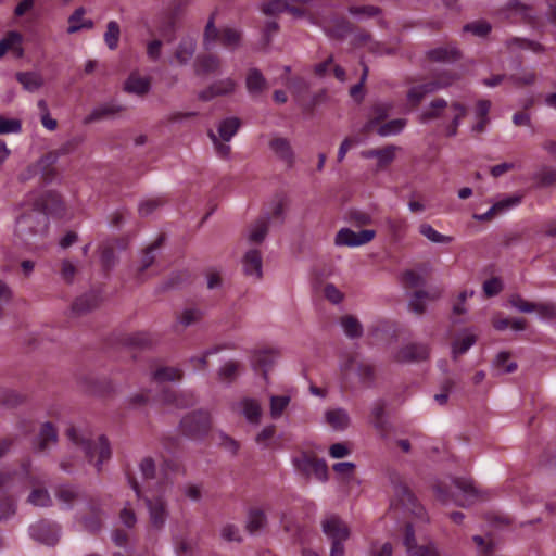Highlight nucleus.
<instances>
[{"label":"nucleus","instance_id":"f257e3e1","mask_svg":"<svg viewBox=\"0 0 556 556\" xmlns=\"http://www.w3.org/2000/svg\"><path fill=\"white\" fill-rule=\"evenodd\" d=\"M48 225L49 217L42 203L37 201L34 205L21 207V213L15 217L14 236L23 243L33 245L45 237Z\"/></svg>","mask_w":556,"mask_h":556},{"label":"nucleus","instance_id":"f03ea898","mask_svg":"<svg viewBox=\"0 0 556 556\" xmlns=\"http://www.w3.org/2000/svg\"><path fill=\"white\" fill-rule=\"evenodd\" d=\"M66 437L77 447H79L89 463H94L97 471H101L102 465L111 457V447L104 435L92 438L91 433L70 427L66 430Z\"/></svg>","mask_w":556,"mask_h":556},{"label":"nucleus","instance_id":"7ed1b4c3","mask_svg":"<svg viewBox=\"0 0 556 556\" xmlns=\"http://www.w3.org/2000/svg\"><path fill=\"white\" fill-rule=\"evenodd\" d=\"M340 370L344 383L350 388L370 389L376 386V367L367 361L350 357L341 365Z\"/></svg>","mask_w":556,"mask_h":556},{"label":"nucleus","instance_id":"20e7f679","mask_svg":"<svg viewBox=\"0 0 556 556\" xmlns=\"http://www.w3.org/2000/svg\"><path fill=\"white\" fill-rule=\"evenodd\" d=\"M453 484L458 490V493L453 495L442 486H435L437 496L442 503L454 501L459 506H469L479 497V492L471 480L456 478L453 479Z\"/></svg>","mask_w":556,"mask_h":556},{"label":"nucleus","instance_id":"39448f33","mask_svg":"<svg viewBox=\"0 0 556 556\" xmlns=\"http://www.w3.org/2000/svg\"><path fill=\"white\" fill-rule=\"evenodd\" d=\"M181 432L191 439H201L211 429V415L207 410L198 409L187 414L180 420Z\"/></svg>","mask_w":556,"mask_h":556},{"label":"nucleus","instance_id":"423d86ee","mask_svg":"<svg viewBox=\"0 0 556 556\" xmlns=\"http://www.w3.org/2000/svg\"><path fill=\"white\" fill-rule=\"evenodd\" d=\"M394 495L404 510L410 513L417 520L427 522L428 517L425 508L417 502L409 488L401 480L393 481Z\"/></svg>","mask_w":556,"mask_h":556},{"label":"nucleus","instance_id":"0eeeda50","mask_svg":"<svg viewBox=\"0 0 556 556\" xmlns=\"http://www.w3.org/2000/svg\"><path fill=\"white\" fill-rule=\"evenodd\" d=\"M293 465L305 477L314 476L320 481L328 480V466L324 459L302 454L293 459Z\"/></svg>","mask_w":556,"mask_h":556},{"label":"nucleus","instance_id":"6e6552de","mask_svg":"<svg viewBox=\"0 0 556 556\" xmlns=\"http://www.w3.org/2000/svg\"><path fill=\"white\" fill-rule=\"evenodd\" d=\"M321 529L331 543H344L351 533L349 526L337 515L325 517Z\"/></svg>","mask_w":556,"mask_h":556},{"label":"nucleus","instance_id":"1a4fd4ad","mask_svg":"<svg viewBox=\"0 0 556 556\" xmlns=\"http://www.w3.org/2000/svg\"><path fill=\"white\" fill-rule=\"evenodd\" d=\"M376 236V231L365 229L361 231H353L350 228H342L336 235L334 243L343 247H359L370 242Z\"/></svg>","mask_w":556,"mask_h":556},{"label":"nucleus","instance_id":"9d476101","mask_svg":"<svg viewBox=\"0 0 556 556\" xmlns=\"http://www.w3.org/2000/svg\"><path fill=\"white\" fill-rule=\"evenodd\" d=\"M144 501L152 527L157 530L162 529L169 516L166 500L162 495H159L153 498L146 497Z\"/></svg>","mask_w":556,"mask_h":556},{"label":"nucleus","instance_id":"9b49d317","mask_svg":"<svg viewBox=\"0 0 556 556\" xmlns=\"http://www.w3.org/2000/svg\"><path fill=\"white\" fill-rule=\"evenodd\" d=\"M29 533L34 540L52 546L59 541L60 528L55 523L41 520L30 526Z\"/></svg>","mask_w":556,"mask_h":556},{"label":"nucleus","instance_id":"f8f14e48","mask_svg":"<svg viewBox=\"0 0 556 556\" xmlns=\"http://www.w3.org/2000/svg\"><path fill=\"white\" fill-rule=\"evenodd\" d=\"M426 58L433 63L451 64L460 60L462 52L455 43H446L429 49Z\"/></svg>","mask_w":556,"mask_h":556},{"label":"nucleus","instance_id":"ddd939ff","mask_svg":"<svg viewBox=\"0 0 556 556\" xmlns=\"http://www.w3.org/2000/svg\"><path fill=\"white\" fill-rule=\"evenodd\" d=\"M197 50V39L190 35L180 38L173 53V64L185 66L193 59Z\"/></svg>","mask_w":556,"mask_h":556},{"label":"nucleus","instance_id":"4468645a","mask_svg":"<svg viewBox=\"0 0 556 556\" xmlns=\"http://www.w3.org/2000/svg\"><path fill=\"white\" fill-rule=\"evenodd\" d=\"M386 402L382 400L374 402L369 415L370 424L383 439L388 437L392 429V426L386 416Z\"/></svg>","mask_w":556,"mask_h":556},{"label":"nucleus","instance_id":"2eb2a0df","mask_svg":"<svg viewBox=\"0 0 556 556\" xmlns=\"http://www.w3.org/2000/svg\"><path fill=\"white\" fill-rule=\"evenodd\" d=\"M244 84L248 93L253 99L260 98L269 88L267 79L265 78L263 73L256 67H251L248 70Z\"/></svg>","mask_w":556,"mask_h":556},{"label":"nucleus","instance_id":"dca6fc26","mask_svg":"<svg viewBox=\"0 0 556 556\" xmlns=\"http://www.w3.org/2000/svg\"><path fill=\"white\" fill-rule=\"evenodd\" d=\"M233 409H237L250 425H260L263 409L260 401L252 397L241 399Z\"/></svg>","mask_w":556,"mask_h":556},{"label":"nucleus","instance_id":"f3484780","mask_svg":"<svg viewBox=\"0 0 556 556\" xmlns=\"http://www.w3.org/2000/svg\"><path fill=\"white\" fill-rule=\"evenodd\" d=\"M429 356V348L422 343H409L402 346L396 355L395 361L400 363L421 362Z\"/></svg>","mask_w":556,"mask_h":556},{"label":"nucleus","instance_id":"a211bd4d","mask_svg":"<svg viewBox=\"0 0 556 556\" xmlns=\"http://www.w3.org/2000/svg\"><path fill=\"white\" fill-rule=\"evenodd\" d=\"M243 271L247 276L260 279L263 275V261L258 250H249L242 260Z\"/></svg>","mask_w":556,"mask_h":556},{"label":"nucleus","instance_id":"6ab92c4d","mask_svg":"<svg viewBox=\"0 0 556 556\" xmlns=\"http://www.w3.org/2000/svg\"><path fill=\"white\" fill-rule=\"evenodd\" d=\"M194 67L198 75L218 74L222 70V60L216 54H202L197 58Z\"/></svg>","mask_w":556,"mask_h":556},{"label":"nucleus","instance_id":"aec40b11","mask_svg":"<svg viewBox=\"0 0 556 556\" xmlns=\"http://www.w3.org/2000/svg\"><path fill=\"white\" fill-rule=\"evenodd\" d=\"M23 36L15 30L9 31L5 37L0 40V59L9 51L12 50L16 56L21 58L24 54L22 47Z\"/></svg>","mask_w":556,"mask_h":556},{"label":"nucleus","instance_id":"412c9836","mask_svg":"<svg viewBox=\"0 0 556 556\" xmlns=\"http://www.w3.org/2000/svg\"><path fill=\"white\" fill-rule=\"evenodd\" d=\"M151 89V80L149 77H142L137 73H132L124 84V90L128 93L144 96Z\"/></svg>","mask_w":556,"mask_h":556},{"label":"nucleus","instance_id":"4be33fe9","mask_svg":"<svg viewBox=\"0 0 556 556\" xmlns=\"http://www.w3.org/2000/svg\"><path fill=\"white\" fill-rule=\"evenodd\" d=\"M273 152L289 166L293 164L294 154L290 141L282 137L273 138L269 142Z\"/></svg>","mask_w":556,"mask_h":556},{"label":"nucleus","instance_id":"5701e85b","mask_svg":"<svg viewBox=\"0 0 556 556\" xmlns=\"http://www.w3.org/2000/svg\"><path fill=\"white\" fill-rule=\"evenodd\" d=\"M123 108L116 103H103L96 106L84 119L85 124H91L111 116H114L121 112Z\"/></svg>","mask_w":556,"mask_h":556},{"label":"nucleus","instance_id":"b1692460","mask_svg":"<svg viewBox=\"0 0 556 556\" xmlns=\"http://www.w3.org/2000/svg\"><path fill=\"white\" fill-rule=\"evenodd\" d=\"M163 401L177 408H187L195 404L197 397L192 392L176 393L173 391H166L163 394Z\"/></svg>","mask_w":556,"mask_h":556},{"label":"nucleus","instance_id":"393cba45","mask_svg":"<svg viewBox=\"0 0 556 556\" xmlns=\"http://www.w3.org/2000/svg\"><path fill=\"white\" fill-rule=\"evenodd\" d=\"M58 441V431L51 422L42 425L40 432L37 438L36 448L40 452H45L51 445H54Z\"/></svg>","mask_w":556,"mask_h":556},{"label":"nucleus","instance_id":"a878e982","mask_svg":"<svg viewBox=\"0 0 556 556\" xmlns=\"http://www.w3.org/2000/svg\"><path fill=\"white\" fill-rule=\"evenodd\" d=\"M326 422L334 430H344L350 425V416L344 408L328 409L325 413Z\"/></svg>","mask_w":556,"mask_h":556},{"label":"nucleus","instance_id":"bb28decb","mask_svg":"<svg viewBox=\"0 0 556 556\" xmlns=\"http://www.w3.org/2000/svg\"><path fill=\"white\" fill-rule=\"evenodd\" d=\"M438 91V86L432 80L412 87L407 92V101L416 106L430 93Z\"/></svg>","mask_w":556,"mask_h":556},{"label":"nucleus","instance_id":"cd10ccee","mask_svg":"<svg viewBox=\"0 0 556 556\" xmlns=\"http://www.w3.org/2000/svg\"><path fill=\"white\" fill-rule=\"evenodd\" d=\"M242 31L233 27H223L220 29L219 43L229 50H236L241 46Z\"/></svg>","mask_w":556,"mask_h":556},{"label":"nucleus","instance_id":"c85d7f7f","mask_svg":"<svg viewBox=\"0 0 556 556\" xmlns=\"http://www.w3.org/2000/svg\"><path fill=\"white\" fill-rule=\"evenodd\" d=\"M447 105V101L443 98L432 100L428 108L420 114V122L429 123L433 119L440 118Z\"/></svg>","mask_w":556,"mask_h":556},{"label":"nucleus","instance_id":"c756f323","mask_svg":"<svg viewBox=\"0 0 556 556\" xmlns=\"http://www.w3.org/2000/svg\"><path fill=\"white\" fill-rule=\"evenodd\" d=\"M85 15V9L78 8L76 9L71 16L68 17V27L67 33L68 34H75L84 28L91 29L93 28L94 24L91 20H84Z\"/></svg>","mask_w":556,"mask_h":556},{"label":"nucleus","instance_id":"7c9ffc66","mask_svg":"<svg viewBox=\"0 0 556 556\" xmlns=\"http://www.w3.org/2000/svg\"><path fill=\"white\" fill-rule=\"evenodd\" d=\"M98 303L99 299L97 294L86 293L74 301L72 311L76 315H83L96 308Z\"/></svg>","mask_w":556,"mask_h":556},{"label":"nucleus","instance_id":"2f4dec72","mask_svg":"<svg viewBox=\"0 0 556 556\" xmlns=\"http://www.w3.org/2000/svg\"><path fill=\"white\" fill-rule=\"evenodd\" d=\"M162 243V238H159L155 242L150 244L143 250L137 268V278L141 279V275L148 269L155 261V252Z\"/></svg>","mask_w":556,"mask_h":556},{"label":"nucleus","instance_id":"473e14b6","mask_svg":"<svg viewBox=\"0 0 556 556\" xmlns=\"http://www.w3.org/2000/svg\"><path fill=\"white\" fill-rule=\"evenodd\" d=\"M241 122L238 117H228L223 119L218 127V138L228 142L239 130Z\"/></svg>","mask_w":556,"mask_h":556},{"label":"nucleus","instance_id":"72a5a7b5","mask_svg":"<svg viewBox=\"0 0 556 556\" xmlns=\"http://www.w3.org/2000/svg\"><path fill=\"white\" fill-rule=\"evenodd\" d=\"M220 38V29L215 26V13H213L204 28L203 33V48L205 50H211L215 46L216 41H219Z\"/></svg>","mask_w":556,"mask_h":556},{"label":"nucleus","instance_id":"f704fd0d","mask_svg":"<svg viewBox=\"0 0 556 556\" xmlns=\"http://www.w3.org/2000/svg\"><path fill=\"white\" fill-rule=\"evenodd\" d=\"M16 79L30 92L38 90L43 84L41 76L36 72H20L16 74Z\"/></svg>","mask_w":556,"mask_h":556},{"label":"nucleus","instance_id":"c9c22d12","mask_svg":"<svg viewBox=\"0 0 556 556\" xmlns=\"http://www.w3.org/2000/svg\"><path fill=\"white\" fill-rule=\"evenodd\" d=\"M477 341L475 334L464 332L452 344V356L456 359L459 355L466 353Z\"/></svg>","mask_w":556,"mask_h":556},{"label":"nucleus","instance_id":"e433bc0d","mask_svg":"<svg viewBox=\"0 0 556 556\" xmlns=\"http://www.w3.org/2000/svg\"><path fill=\"white\" fill-rule=\"evenodd\" d=\"M182 376L184 372L180 368L167 366L159 367L152 374V378L157 382L178 381Z\"/></svg>","mask_w":556,"mask_h":556},{"label":"nucleus","instance_id":"4c0bfd02","mask_svg":"<svg viewBox=\"0 0 556 556\" xmlns=\"http://www.w3.org/2000/svg\"><path fill=\"white\" fill-rule=\"evenodd\" d=\"M266 521L267 520H266V516H265L264 511H262L260 509H252V510H250V513L248 515V520H247V526H245L247 530L251 534H255L265 528Z\"/></svg>","mask_w":556,"mask_h":556},{"label":"nucleus","instance_id":"58836bf2","mask_svg":"<svg viewBox=\"0 0 556 556\" xmlns=\"http://www.w3.org/2000/svg\"><path fill=\"white\" fill-rule=\"evenodd\" d=\"M533 180H535L536 185L542 188L556 186V169L543 166L533 174Z\"/></svg>","mask_w":556,"mask_h":556},{"label":"nucleus","instance_id":"ea45409f","mask_svg":"<svg viewBox=\"0 0 556 556\" xmlns=\"http://www.w3.org/2000/svg\"><path fill=\"white\" fill-rule=\"evenodd\" d=\"M418 229L421 236L433 243L447 244L453 241L452 237L440 233L430 224L422 223L419 225Z\"/></svg>","mask_w":556,"mask_h":556},{"label":"nucleus","instance_id":"a19ab883","mask_svg":"<svg viewBox=\"0 0 556 556\" xmlns=\"http://www.w3.org/2000/svg\"><path fill=\"white\" fill-rule=\"evenodd\" d=\"M121 37V27L116 21H110L106 24V30L103 35L104 42L110 50H116Z\"/></svg>","mask_w":556,"mask_h":556},{"label":"nucleus","instance_id":"79ce46f5","mask_svg":"<svg viewBox=\"0 0 556 556\" xmlns=\"http://www.w3.org/2000/svg\"><path fill=\"white\" fill-rule=\"evenodd\" d=\"M439 298V293L430 294L427 291H416L410 301H409V308L415 312L416 314H422L426 308L425 300H435Z\"/></svg>","mask_w":556,"mask_h":556},{"label":"nucleus","instance_id":"37998d69","mask_svg":"<svg viewBox=\"0 0 556 556\" xmlns=\"http://www.w3.org/2000/svg\"><path fill=\"white\" fill-rule=\"evenodd\" d=\"M268 231V218L261 217L258 218L250 228L249 240L251 242L260 243L262 242Z\"/></svg>","mask_w":556,"mask_h":556},{"label":"nucleus","instance_id":"c03bdc74","mask_svg":"<svg viewBox=\"0 0 556 556\" xmlns=\"http://www.w3.org/2000/svg\"><path fill=\"white\" fill-rule=\"evenodd\" d=\"M341 326L344 330V333L349 338H352V339L359 338L363 334L362 324L354 316L348 315V316L342 317Z\"/></svg>","mask_w":556,"mask_h":556},{"label":"nucleus","instance_id":"a18cd8bd","mask_svg":"<svg viewBox=\"0 0 556 556\" xmlns=\"http://www.w3.org/2000/svg\"><path fill=\"white\" fill-rule=\"evenodd\" d=\"M239 368L240 364L238 362H226L218 370L219 380L228 384L233 382L239 374Z\"/></svg>","mask_w":556,"mask_h":556},{"label":"nucleus","instance_id":"49530a36","mask_svg":"<svg viewBox=\"0 0 556 556\" xmlns=\"http://www.w3.org/2000/svg\"><path fill=\"white\" fill-rule=\"evenodd\" d=\"M406 126V119L404 118H395L379 126L377 132L381 137H388L400 134L404 127Z\"/></svg>","mask_w":556,"mask_h":556},{"label":"nucleus","instance_id":"de8ad7c7","mask_svg":"<svg viewBox=\"0 0 556 556\" xmlns=\"http://www.w3.org/2000/svg\"><path fill=\"white\" fill-rule=\"evenodd\" d=\"M349 13L361 18H370L381 15L382 10L376 5H350Z\"/></svg>","mask_w":556,"mask_h":556},{"label":"nucleus","instance_id":"09e8293b","mask_svg":"<svg viewBox=\"0 0 556 556\" xmlns=\"http://www.w3.org/2000/svg\"><path fill=\"white\" fill-rule=\"evenodd\" d=\"M506 45L510 49L518 48V49H525V50H532L535 53H540V52L544 51V48L542 45H540L539 42L529 40V39H525V38L514 37V38L507 40Z\"/></svg>","mask_w":556,"mask_h":556},{"label":"nucleus","instance_id":"8fccbe9b","mask_svg":"<svg viewBox=\"0 0 556 556\" xmlns=\"http://www.w3.org/2000/svg\"><path fill=\"white\" fill-rule=\"evenodd\" d=\"M509 353L508 352H500L494 359V367L500 370V374H510L517 369L516 362H509Z\"/></svg>","mask_w":556,"mask_h":556},{"label":"nucleus","instance_id":"3c124183","mask_svg":"<svg viewBox=\"0 0 556 556\" xmlns=\"http://www.w3.org/2000/svg\"><path fill=\"white\" fill-rule=\"evenodd\" d=\"M290 396L288 395H271L270 396V416L274 419L279 418L283 410L290 403Z\"/></svg>","mask_w":556,"mask_h":556},{"label":"nucleus","instance_id":"603ef678","mask_svg":"<svg viewBox=\"0 0 556 556\" xmlns=\"http://www.w3.org/2000/svg\"><path fill=\"white\" fill-rule=\"evenodd\" d=\"M400 150L399 147L389 144L382 149H379L378 157H377V166L378 168H383L391 164L396 155V152Z\"/></svg>","mask_w":556,"mask_h":556},{"label":"nucleus","instance_id":"864d4df0","mask_svg":"<svg viewBox=\"0 0 556 556\" xmlns=\"http://www.w3.org/2000/svg\"><path fill=\"white\" fill-rule=\"evenodd\" d=\"M217 97L228 96L235 92L237 84L230 78H223L211 84Z\"/></svg>","mask_w":556,"mask_h":556},{"label":"nucleus","instance_id":"5fc2aeb1","mask_svg":"<svg viewBox=\"0 0 556 556\" xmlns=\"http://www.w3.org/2000/svg\"><path fill=\"white\" fill-rule=\"evenodd\" d=\"M491 29H492V26L486 21L471 22V23L466 24L463 27L464 31L471 33L472 35H475L477 37L488 36L490 34Z\"/></svg>","mask_w":556,"mask_h":556},{"label":"nucleus","instance_id":"6e6d98bb","mask_svg":"<svg viewBox=\"0 0 556 556\" xmlns=\"http://www.w3.org/2000/svg\"><path fill=\"white\" fill-rule=\"evenodd\" d=\"M28 502L34 506L47 507L52 501L46 489H34L28 496Z\"/></svg>","mask_w":556,"mask_h":556},{"label":"nucleus","instance_id":"4d7b16f0","mask_svg":"<svg viewBox=\"0 0 556 556\" xmlns=\"http://www.w3.org/2000/svg\"><path fill=\"white\" fill-rule=\"evenodd\" d=\"M77 274V266L72 261L64 258L60 264V277L61 279L67 283L72 285L74 282L75 276Z\"/></svg>","mask_w":556,"mask_h":556},{"label":"nucleus","instance_id":"13d9d810","mask_svg":"<svg viewBox=\"0 0 556 556\" xmlns=\"http://www.w3.org/2000/svg\"><path fill=\"white\" fill-rule=\"evenodd\" d=\"M388 112H389V105H387V104L375 105L372 108L374 116L365 124L364 130L370 131L378 122L387 118Z\"/></svg>","mask_w":556,"mask_h":556},{"label":"nucleus","instance_id":"bf43d9fd","mask_svg":"<svg viewBox=\"0 0 556 556\" xmlns=\"http://www.w3.org/2000/svg\"><path fill=\"white\" fill-rule=\"evenodd\" d=\"M288 8V1L286 0H270L263 3L261 10L265 15H277L286 12Z\"/></svg>","mask_w":556,"mask_h":556},{"label":"nucleus","instance_id":"052dcab7","mask_svg":"<svg viewBox=\"0 0 556 556\" xmlns=\"http://www.w3.org/2000/svg\"><path fill=\"white\" fill-rule=\"evenodd\" d=\"M139 470L144 480H152L156 475V465L152 457H144L139 463Z\"/></svg>","mask_w":556,"mask_h":556},{"label":"nucleus","instance_id":"680f3d73","mask_svg":"<svg viewBox=\"0 0 556 556\" xmlns=\"http://www.w3.org/2000/svg\"><path fill=\"white\" fill-rule=\"evenodd\" d=\"M458 78V74L451 71H445L439 74L434 79H432V81L435 86H438V90H441L452 86Z\"/></svg>","mask_w":556,"mask_h":556},{"label":"nucleus","instance_id":"e2e57ef3","mask_svg":"<svg viewBox=\"0 0 556 556\" xmlns=\"http://www.w3.org/2000/svg\"><path fill=\"white\" fill-rule=\"evenodd\" d=\"M128 343L138 348H149L154 343V339L149 332H136L128 338Z\"/></svg>","mask_w":556,"mask_h":556},{"label":"nucleus","instance_id":"0e129e2a","mask_svg":"<svg viewBox=\"0 0 556 556\" xmlns=\"http://www.w3.org/2000/svg\"><path fill=\"white\" fill-rule=\"evenodd\" d=\"M56 497L70 507L78 498V491L74 486H62L58 490Z\"/></svg>","mask_w":556,"mask_h":556},{"label":"nucleus","instance_id":"69168bd1","mask_svg":"<svg viewBox=\"0 0 556 556\" xmlns=\"http://www.w3.org/2000/svg\"><path fill=\"white\" fill-rule=\"evenodd\" d=\"M509 81H511L515 86H530L535 83L536 75L534 72L525 71L521 75H510L507 77Z\"/></svg>","mask_w":556,"mask_h":556},{"label":"nucleus","instance_id":"338daca9","mask_svg":"<svg viewBox=\"0 0 556 556\" xmlns=\"http://www.w3.org/2000/svg\"><path fill=\"white\" fill-rule=\"evenodd\" d=\"M275 432H276V428L274 425H268L266 427H264L258 433L257 435L255 437V442L266 448L269 446L270 444V441L273 440L274 435H275Z\"/></svg>","mask_w":556,"mask_h":556},{"label":"nucleus","instance_id":"774afa93","mask_svg":"<svg viewBox=\"0 0 556 556\" xmlns=\"http://www.w3.org/2000/svg\"><path fill=\"white\" fill-rule=\"evenodd\" d=\"M408 556H440L439 551L434 543L418 545L414 548Z\"/></svg>","mask_w":556,"mask_h":556}]
</instances>
